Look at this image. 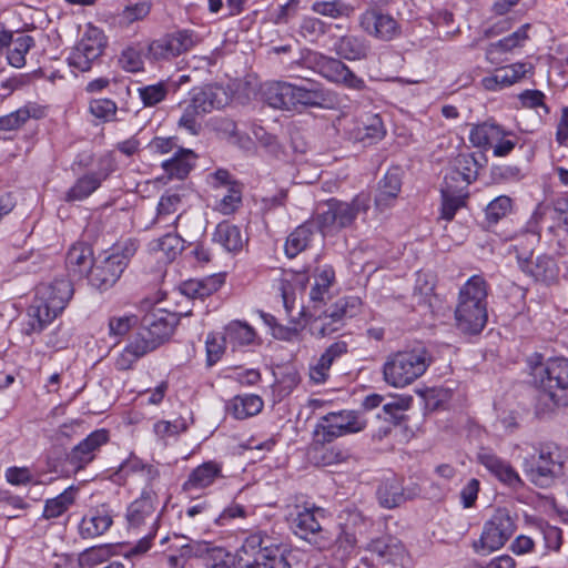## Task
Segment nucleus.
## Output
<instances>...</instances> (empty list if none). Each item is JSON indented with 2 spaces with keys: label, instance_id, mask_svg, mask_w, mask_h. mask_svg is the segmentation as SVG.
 Instances as JSON below:
<instances>
[{
  "label": "nucleus",
  "instance_id": "obj_21",
  "mask_svg": "<svg viewBox=\"0 0 568 568\" xmlns=\"http://www.w3.org/2000/svg\"><path fill=\"white\" fill-rule=\"evenodd\" d=\"M477 459L494 477L510 488L517 489L524 486L518 471L507 460L498 457L487 448H481L477 454Z\"/></svg>",
  "mask_w": 568,
  "mask_h": 568
},
{
  "label": "nucleus",
  "instance_id": "obj_16",
  "mask_svg": "<svg viewBox=\"0 0 568 568\" xmlns=\"http://www.w3.org/2000/svg\"><path fill=\"white\" fill-rule=\"evenodd\" d=\"M109 442L110 432L106 428H99L91 432L68 453V464L74 470L84 469L95 459L101 448Z\"/></svg>",
  "mask_w": 568,
  "mask_h": 568
},
{
  "label": "nucleus",
  "instance_id": "obj_5",
  "mask_svg": "<svg viewBox=\"0 0 568 568\" xmlns=\"http://www.w3.org/2000/svg\"><path fill=\"white\" fill-rule=\"evenodd\" d=\"M530 375L537 388L555 407H568V358L551 357L542 363L535 353L528 359Z\"/></svg>",
  "mask_w": 568,
  "mask_h": 568
},
{
  "label": "nucleus",
  "instance_id": "obj_52",
  "mask_svg": "<svg viewBox=\"0 0 568 568\" xmlns=\"http://www.w3.org/2000/svg\"><path fill=\"white\" fill-rule=\"evenodd\" d=\"M89 111L95 119L106 123L116 119L118 105L108 98L93 99L89 103Z\"/></svg>",
  "mask_w": 568,
  "mask_h": 568
},
{
  "label": "nucleus",
  "instance_id": "obj_46",
  "mask_svg": "<svg viewBox=\"0 0 568 568\" xmlns=\"http://www.w3.org/2000/svg\"><path fill=\"white\" fill-rule=\"evenodd\" d=\"M12 48L8 50V63L17 69L26 65V55L34 47V39L29 34H21L16 39L12 38Z\"/></svg>",
  "mask_w": 568,
  "mask_h": 568
},
{
  "label": "nucleus",
  "instance_id": "obj_51",
  "mask_svg": "<svg viewBox=\"0 0 568 568\" xmlns=\"http://www.w3.org/2000/svg\"><path fill=\"white\" fill-rule=\"evenodd\" d=\"M455 170L467 184L476 181L480 165L474 153H460L455 159Z\"/></svg>",
  "mask_w": 568,
  "mask_h": 568
},
{
  "label": "nucleus",
  "instance_id": "obj_40",
  "mask_svg": "<svg viewBox=\"0 0 568 568\" xmlns=\"http://www.w3.org/2000/svg\"><path fill=\"white\" fill-rule=\"evenodd\" d=\"M335 53L345 60H362L367 54V47L363 40L355 36H343L334 43Z\"/></svg>",
  "mask_w": 568,
  "mask_h": 568
},
{
  "label": "nucleus",
  "instance_id": "obj_13",
  "mask_svg": "<svg viewBox=\"0 0 568 568\" xmlns=\"http://www.w3.org/2000/svg\"><path fill=\"white\" fill-rule=\"evenodd\" d=\"M201 42L200 34L192 29H178L151 41L148 54L155 61H169L192 50Z\"/></svg>",
  "mask_w": 568,
  "mask_h": 568
},
{
  "label": "nucleus",
  "instance_id": "obj_47",
  "mask_svg": "<svg viewBox=\"0 0 568 568\" xmlns=\"http://www.w3.org/2000/svg\"><path fill=\"white\" fill-rule=\"evenodd\" d=\"M341 427L342 425L337 424L331 413H328L317 422L314 429V438H316L317 444H329L334 439L345 436Z\"/></svg>",
  "mask_w": 568,
  "mask_h": 568
},
{
  "label": "nucleus",
  "instance_id": "obj_20",
  "mask_svg": "<svg viewBox=\"0 0 568 568\" xmlns=\"http://www.w3.org/2000/svg\"><path fill=\"white\" fill-rule=\"evenodd\" d=\"M324 516V510L320 507H305L298 511L293 520L294 532L313 542L318 549H325L329 545V540L324 538L318 518Z\"/></svg>",
  "mask_w": 568,
  "mask_h": 568
},
{
  "label": "nucleus",
  "instance_id": "obj_15",
  "mask_svg": "<svg viewBox=\"0 0 568 568\" xmlns=\"http://www.w3.org/2000/svg\"><path fill=\"white\" fill-rule=\"evenodd\" d=\"M359 209L357 197L349 203L337 199L327 200L316 216L320 231L323 235H328L349 226L355 221Z\"/></svg>",
  "mask_w": 568,
  "mask_h": 568
},
{
  "label": "nucleus",
  "instance_id": "obj_30",
  "mask_svg": "<svg viewBox=\"0 0 568 568\" xmlns=\"http://www.w3.org/2000/svg\"><path fill=\"white\" fill-rule=\"evenodd\" d=\"M402 190V179L398 170H388L379 181L378 190L375 196V206L384 212L395 205V202Z\"/></svg>",
  "mask_w": 568,
  "mask_h": 568
},
{
  "label": "nucleus",
  "instance_id": "obj_57",
  "mask_svg": "<svg viewBox=\"0 0 568 568\" xmlns=\"http://www.w3.org/2000/svg\"><path fill=\"white\" fill-rule=\"evenodd\" d=\"M6 480L12 486L38 484V476L28 467L11 466L6 469Z\"/></svg>",
  "mask_w": 568,
  "mask_h": 568
},
{
  "label": "nucleus",
  "instance_id": "obj_12",
  "mask_svg": "<svg viewBox=\"0 0 568 568\" xmlns=\"http://www.w3.org/2000/svg\"><path fill=\"white\" fill-rule=\"evenodd\" d=\"M516 530L515 518L507 509H497L486 521L480 538L474 542V550L479 555H488L499 550Z\"/></svg>",
  "mask_w": 568,
  "mask_h": 568
},
{
  "label": "nucleus",
  "instance_id": "obj_33",
  "mask_svg": "<svg viewBox=\"0 0 568 568\" xmlns=\"http://www.w3.org/2000/svg\"><path fill=\"white\" fill-rule=\"evenodd\" d=\"M182 207L183 194L178 190H166L158 202L155 222L162 223L172 219L171 224L176 229V224L182 215L180 213Z\"/></svg>",
  "mask_w": 568,
  "mask_h": 568
},
{
  "label": "nucleus",
  "instance_id": "obj_14",
  "mask_svg": "<svg viewBox=\"0 0 568 568\" xmlns=\"http://www.w3.org/2000/svg\"><path fill=\"white\" fill-rule=\"evenodd\" d=\"M116 170V163L111 154L97 159L95 169L79 176L65 192L67 202H81L92 195L102 183Z\"/></svg>",
  "mask_w": 568,
  "mask_h": 568
},
{
  "label": "nucleus",
  "instance_id": "obj_38",
  "mask_svg": "<svg viewBox=\"0 0 568 568\" xmlns=\"http://www.w3.org/2000/svg\"><path fill=\"white\" fill-rule=\"evenodd\" d=\"M212 239L225 251L234 254L242 251L244 244L240 227L225 221L216 225Z\"/></svg>",
  "mask_w": 568,
  "mask_h": 568
},
{
  "label": "nucleus",
  "instance_id": "obj_45",
  "mask_svg": "<svg viewBox=\"0 0 568 568\" xmlns=\"http://www.w3.org/2000/svg\"><path fill=\"white\" fill-rule=\"evenodd\" d=\"M149 247L152 252H161L168 261H173L183 250V240L179 234L169 232L152 241Z\"/></svg>",
  "mask_w": 568,
  "mask_h": 568
},
{
  "label": "nucleus",
  "instance_id": "obj_23",
  "mask_svg": "<svg viewBox=\"0 0 568 568\" xmlns=\"http://www.w3.org/2000/svg\"><path fill=\"white\" fill-rule=\"evenodd\" d=\"M94 265L93 248L83 241L73 243L65 256V267L69 275L73 278H84L91 275Z\"/></svg>",
  "mask_w": 568,
  "mask_h": 568
},
{
  "label": "nucleus",
  "instance_id": "obj_62",
  "mask_svg": "<svg viewBox=\"0 0 568 568\" xmlns=\"http://www.w3.org/2000/svg\"><path fill=\"white\" fill-rule=\"evenodd\" d=\"M325 31V23L315 17H305L300 24V34L311 42L316 41Z\"/></svg>",
  "mask_w": 568,
  "mask_h": 568
},
{
  "label": "nucleus",
  "instance_id": "obj_32",
  "mask_svg": "<svg viewBox=\"0 0 568 568\" xmlns=\"http://www.w3.org/2000/svg\"><path fill=\"white\" fill-rule=\"evenodd\" d=\"M113 524L110 510L102 505L91 509L80 523V535L83 538H95L103 535Z\"/></svg>",
  "mask_w": 568,
  "mask_h": 568
},
{
  "label": "nucleus",
  "instance_id": "obj_2",
  "mask_svg": "<svg viewBox=\"0 0 568 568\" xmlns=\"http://www.w3.org/2000/svg\"><path fill=\"white\" fill-rule=\"evenodd\" d=\"M489 285L479 274L470 276L459 288L455 308L456 326L468 335L479 334L488 321Z\"/></svg>",
  "mask_w": 568,
  "mask_h": 568
},
{
  "label": "nucleus",
  "instance_id": "obj_22",
  "mask_svg": "<svg viewBox=\"0 0 568 568\" xmlns=\"http://www.w3.org/2000/svg\"><path fill=\"white\" fill-rule=\"evenodd\" d=\"M335 282V271L331 265H324L314 276V284L310 292V304L303 310L302 315L305 320L310 318V313L320 312L331 300V286Z\"/></svg>",
  "mask_w": 568,
  "mask_h": 568
},
{
  "label": "nucleus",
  "instance_id": "obj_55",
  "mask_svg": "<svg viewBox=\"0 0 568 568\" xmlns=\"http://www.w3.org/2000/svg\"><path fill=\"white\" fill-rule=\"evenodd\" d=\"M136 316L133 314H124L121 316H112L109 318V335L114 338L118 344L123 336L135 325Z\"/></svg>",
  "mask_w": 568,
  "mask_h": 568
},
{
  "label": "nucleus",
  "instance_id": "obj_34",
  "mask_svg": "<svg viewBox=\"0 0 568 568\" xmlns=\"http://www.w3.org/2000/svg\"><path fill=\"white\" fill-rule=\"evenodd\" d=\"M159 513L153 499H134L126 509V520L130 528H139L142 525L151 524L152 530L159 519Z\"/></svg>",
  "mask_w": 568,
  "mask_h": 568
},
{
  "label": "nucleus",
  "instance_id": "obj_11",
  "mask_svg": "<svg viewBox=\"0 0 568 568\" xmlns=\"http://www.w3.org/2000/svg\"><path fill=\"white\" fill-rule=\"evenodd\" d=\"M304 59L306 63L312 64L318 74L332 83L358 92L367 89L365 80L355 74L349 67L338 59L326 57L314 51H307Z\"/></svg>",
  "mask_w": 568,
  "mask_h": 568
},
{
  "label": "nucleus",
  "instance_id": "obj_44",
  "mask_svg": "<svg viewBox=\"0 0 568 568\" xmlns=\"http://www.w3.org/2000/svg\"><path fill=\"white\" fill-rule=\"evenodd\" d=\"M190 427L186 418L179 416L172 420L160 419L153 424L152 430L158 440L166 443L168 439L178 437Z\"/></svg>",
  "mask_w": 568,
  "mask_h": 568
},
{
  "label": "nucleus",
  "instance_id": "obj_60",
  "mask_svg": "<svg viewBox=\"0 0 568 568\" xmlns=\"http://www.w3.org/2000/svg\"><path fill=\"white\" fill-rule=\"evenodd\" d=\"M205 568H231L230 554L222 547L210 544L209 551L202 557Z\"/></svg>",
  "mask_w": 568,
  "mask_h": 568
},
{
  "label": "nucleus",
  "instance_id": "obj_29",
  "mask_svg": "<svg viewBox=\"0 0 568 568\" xmlns=\"http://www.w3.org/2000/svg\"><path fill=\"white\" fill-rule=\"evenodd\" d=\"M264 402L256 394L235 395L225 403V412L234 419L244 420L262 412Z\"/></svg>",
  "mask_w": 568,
  "mask_h": 568
},
{
  "label": "nucleus",
  "instance_id": "obj_48",
  "mask_svg": "<svg viewBox=\"0 0 568 568\" xmlns=\"http://www.w3.org/2000/svg\"><path fill=\"white\" fill-rule=\"evenodd\" d=\"M511 211L513 200L508 195L496 196L485 209V221L489 226L496 225Z\"/></svg>",
  "mask_w": 568,
  "mask_h": 568
},
{
  "label": "nucleus",
  "instance_id": "obj_54",
  "mask_svg": "<svg viewBox=\"0 0 568 568\" xmlns=\"http://www.w3.org/2000/svg\"><path fill=\"white\" fill-rule=\"evenodd\" d=\"M242 202V190L240 184H231L225 194L215 204V210L224 215L234 213Z\"/></svg>",
  "mask_w": 568,
  "mask_h": 568
},
{
  "label": "nucleus",
  "instance_id": "obj_59",
  "mask_svg": "<svg viewBox=\"0 0 568 568\" xmlns=\"http://www.w3.org/2000/svg\"><path fill=\"white\" fill-rule=\"evenodd\" d=\"M227 342L225 336H219L217 334L210 333L206 336L205 349H206V362L209 366L216 364L223 356Z\"/></svg>",
  "mask_w": 568,
  "mask_h": 568
},
{
  "label": "nucleus",
  "instance_id": "obj_4",
  "mask_svg": "<svg viewBox=\"0 0 568 568\" xmlns=\"http://www.w3.org/2000/svg\"><path fill=\"white\" fill-rule=\"evenodd\" d=\"M534 454L525 459L528 479L538 487H549L556 480L568 483V448L554 442L534 446Z\"/></svg>",
  "mask_w": 568,
  "mask_h": 568
},
{
  "label": "nucleus",
  "instance_id": "obj_31",
  "mask_svg": "<svg viewBox=\"0 0 568 568\" xmlns=\"http://www.w3.org/2000/svg\"><path fill=\"white\" fill-rule=\"evenodd\" d=\"M145 323L151 339L158 345L172 335L178 317L175 313L156 310L145 318Z\"/></svg>",
  "mask_w": 568,
  "mask_h": 568
},
{
  "label": "nucleus",
  "instance_id": "obj_1",
  "mask_svg": "<svg viewBox=\"0 0 568 568\" xmlns=\"http://www.w3.org/2000/svg\"><path fill=\"white\" fill-rule=\"evenodd\" d=\"M73 295L69 280L59 278L36 287L32 303L27 311L26 334L41 332L65 308Z\"/></svg>",
  "mask_w": 568,
  "mask_h": 568
},
{
  "label": "nucleus",
  "instance_id": "obj_43",
  "mask_svg": "<svg viewBox=\"0 0 568 568\" xmlns=\"http://www.w3.org/2000/svg\"><path fill=\"white\" fill-rule=\"evenodd\" d=\"M310 455L312 462L317 466L336 465L346 459V454L341 448L317 444L316 438H314Z\"/></svg>",
  "mask_w": 568,
  "mask_h": 568
},
{
  "label": "nucleus",
  "instance_id": "obj_53",
  "mask_svg": "<svg viewBox=\"0 0 568 568\" xmlns=\"http://www.w3.org/2000/svg\"><path fill=\"white\" fill-rule=\"evenodd\" d=\"M135 481L143 484L140 497L156 496L160 490V469L156 466L150 464V466L145 468L144 473L135 479Z\"/></svg>",
  "mask_w": 568,
  "mask_h": 568
},
{
  "label": "nucleus",
  "instance_id": "obj_64",
  "mask_svg": "<svg viewBox=\"0 0 568 568\" xmlns=\"http://www.w3.org/2000/svg\"><path fill=\"white\" fill-rule=\"evenodd\" d=\"M545 99L546 95L540 90L526 89L518 94V100L523 108H542L545 113H549V108L546 105Z\"/></svg>",
  "mask_w": 568,
  "mask_h": 568
},
{
  "label": "nucleus",
  "instance_id": "obj_9",
  "mask_svg": "<svg viewBox=\"0 0 568 568\" xmlns=\"http://www.w3.org/2000/svg\"><path fill=\"white\" fill-rule=\"evenodd\" d=\"M265 102L273 109L300 111L318 104L316 91L285 81H272L262 91Z\"/></svg>",
  "mask_w": 568,
  "mask_h": 568
},
{
  "label": "nucleus",
  "instance_id": "obj_63",
  "mask_svg": "<svg viewBox=\"0 0 568 568\" xmlns=\"http://www.w3.org/2000/svg\"><path fill=\"white\" fill-rule=\"evenodd\" d=\"M465 197L460 195H449L447 192L442 193L440 219L452 221L457 211L465 206Z\"/></svg>",
  "mask_w": 568,
  "mask_h": 568
},
{
  "label": "nucleus",
  "instance_id": "obj_42",
  "mask_svg": "<svg viewBox=\"0 0 568 568\" xmlns=\"http://www.w3.org/2000/svg\"><path fill=\"white\" fill-rule=\"evenodd\" d=\"M313 230L310 224L297 226L286 239L284 251L287 257L294 258L303 252L311 243Z\"/></svg>",
  "mask_w": 568,
  "mask_h": 568
},
{
  "label": "nucleus",
  "instance_id": "obj_25",
  "mask_svg": "<svg viewBox=\"0 0 568 568\" xmlns=\"http://www.w3.org/2000/svg\"><path fill=\"white\" fill-rule=\"evenodd\" d=\"M521 270L541 285L550 286L559 283L560 267L551 255H538L535 261L524 263Z\"/></svg>",
  "mask_w": 568,
  "mask_h": 568
},
{
  "label": "nucleus",
  "instance_id": "obj_41",
  "mask_svg": "<svg viewBox=\"0 0 568 568\" xmlns=\"http://www.w3.org/2000/svg\"><path fill=\"white\" fill-rule=\"evenodd\" d=\"M114 556L113 546L103 544L84 549L79 554L78 564L80 568H101L103 564L111 562Z\"/></svg>",
  "mask_w": 568,
  "mask_h": 568
},
{
  "label": "nucleus",
  "instance_id": "obj_26",
  "mask_svg": "<svg viewBox=\"0 0 568 568\" xmlns=\"http://www.w3.org/2000/svg\"><path fill=\"white\" fill-rule=\"evenodd\" d=\"M223 463L216 459L203 462L193 468L183 484L184 490H201L222 479Z\"/></svg>",
  "mask_w": 568,
  "mask_h": 568
},
{
  "label": "nucleus",
  "instance_id": "obj_8",
  "mask_svg": "<svg viewBox=\"0 0 568 568\" xmlns=\"http://www.w3.org/2000/svg\"><path fill=\"white\" fill-rule=\"evenodd\" d=\"M362 305L357 296H345L337 300L327 310L322 308L318 313H310V318L305 320L308 326V333L322 338L339 331L346 317H353Z\"/></svg>",
  "mask_w": 568,
  "mask_h": 568
},
{
  "label": "nucleus",
  "instance_id": "obj_58",
  "mask_svg": "<svg viewBox=\"0 0 568 568\" xmlns=\"http://www.w3.org/2000/svg\"><path fill=\"white\" fill-rule=\"evenodd\" d=\"M119 63L124 71L131 73H136L144 69L142 52L134 47H128L121 52Z\"/></svg>",
  "mask_w": 568,
  "mask_h": 568
},
{
  "label": "nucleus",
  "instance_id": "obj_50",
  "mask_svg": "<svg viewBox=\"0 0 568 568\" xmlns=\"http://www.w3.org/2000/svg\"><path fill=\"white\" fill-rule=\"evenodd\" d=\"M139 99L144 108H152L165 100L169 89L165 81L139 87L136 89Z\"/></svg>",
  "mask_w": 568,
  "mask_h": 568
},
{
  "label": "nucleus",
  "instance_id": "obj_3",
  "mask_svg": "<svg viewBox=\"0 0 568 568\" xmlns=\"http://www.w3.org/2000/svg\"><path fill=\"white\" fill-rule=\"evenodd\" d=\"M433 362L428 348L417 343L387 355L382 366L384 382L394 388H405L422 377Z\"/></svg>",
  "mask_w": 568,
  "mask_h": 568
},
{
  "label": "nucleus",
  "instance_id": "obj_17",
  "mask_svg": "<svg viewBox=\"0 0 568 568\" xmlns=\"http://www.w3.org/2000/svg\"><path fill=\"white\" fill-rule=\"evenodd\" d=\"M371 525V520L365 519L359 513H351L347 523L333 545L334 556L343 561L355 555L358 542L357 534L364 535Z\"/></svg>",
  "mask_w": 568,
  "mask_h": 568
},
{
  "label": "nucleus",
  "instance_id": "obj_18",
  "mask_svg": "<svg viewBox=\"0 0 568 568\" xmlns=\"http://www.w3.org/2000/svg\"><path fill=\"white\" fill-rule=\"evenodd\" d=\"M530 23H524L510 34L489 43L485 49V60L493 67L504 64L507 61L504 54L514 53L526 45L530 39Z\"/></svg>",
  "mask_w": 568,
  "mask_h": 568
},
{
  "label": "nucleus",
  "instance_id": "obj_49",
  "mask_svg": "<svg viewBox=\"0 0 568 568\" xmlns=\"http://www.w3.org/2000/svg\"><path fill=\"white\" fill-rule=\"evenodd\" d=\"M331 415L337 424L342 425L341 428L345 435L359 433L367 425L363 416L356 410L331 412Z\"/></svg>",
  "mask_w": 568,
  "mask_h": 568
},
{
  "label": "nucleus",
  "instance_id": "obj_56",
  "mask_svg": "<svg viewBox=\"0 0 568 568\" xmlns=\"http://www.w3.org/2000/svg\"><path fill=\"white\" fill-rule=\"evenodd\" d=\"M271 541H272L271 538L263 531L252 532L251 535H248L245 538V540L241 547L239 557L240 556H244V557L253 556L256 552H258V550H263L264 548H268V547H274L275 545L272 544Z\"/></svg>",
  "mask_w": 568,
  "mask_h": 568
},
{
  "label": "nucleus",
  "instance_id": "obj_36",
  "mask_svg": "<svg viewBox=\"0 0 568 568\" xmlns=\"http://www.w3.org/2000/svg\"><path fill=\"white\" fill-rule=\"evenodd\" d=\"M367 549L376 556L378 564H397L405 554L404 546L390 538H378L372 540Z\"/></svg>",
  "mask_w": 568,
  "mask_h": 568
},
{
  "label": "nucleus",
  "instance_id": "obj_10",
  "mask_svg": "<svg viewBox=\"0 0 568 568\" xmlns=\"http://www.w3.org/2000/svg\"><path fill=\"white\" fill-rule=\"evenodd\" d=\"M106 37L102 29L87 23L84 31L68 57L69 67L73 72H87L102 55L106 47Z\"/></svg>",
  "mask_w": 568,
  "mask_h": 568
},
{
  "label": "nucleus",
  "instance_id": "obj_35",
  "mask_svg": "<svg viewBox=\"0 0 568 568\" xmlns=\"http://www.w3.org/2000/svg\"><path fill=\"white\" fill-rule=\"evenodd\" d=\"M503 133L501 125L493 121H484L471 125L468 139L474 148L487 151L493 148Z\"/></svg>",
  "mask_w": 568,
  "mask_h": 568
},
{
  "label": "nucleus",
  "instance_id": "obj_39",
  "mask_svg": "<svg viewBox=\"0 0 568 568\" xmlns=\"http://www.w3.org/2000/svg\"><path fill=\"white\" fill-rule=\"evenodd\" d=\"M195 165V155L190 150H180L162 162V169L172 179H185Z\"/></svg>",
  "mask_w": 568,
  "mask_h": 568
},
{
  "label": "nucleus",
  "instance_id": "obj_61",
  "mask_svg": "<svg viewBox=\"0 0 568 568\" xmlns=\"http://www.w3.org/2000/svg\"><path fill=\"white\" fill-rule=\"evenodd\" d=\"M305 328L308 329L305 321L303 326H300L297 323H294L291 326L278 324V326L273 329V337L290 343H300L304 339L303 332Z\"/></svg>",
  "mask_w": 568,
  "mask_h": 568
},
{
  "label": "nucleus",
  "instance_id": "obj_28",
  "mask_svg": "<svg viewBox=\"0 0 568 568\" xmlns=\"http://www.w3.org/2000/svg\"><path fill=\"white\" fill-rule=\"evenodd\" d=\"M225 282L224 274H212L203 278H191L181 283L179 290L181 294L192 300H204L217 292Z\"/></svg>",
  "mask_w": 568,
  "mask_h": 568
},
{
  "label": "nucleus",
  "instance_id": "obj_7",
  "mask_svg": "<svg viewBox=\"0 0 568 568\" xmlns=\"http://www.w3.org/2000/svg\"><path fill=\"white\" fill-rule=\"evenodd\" d=\"M136 251V240L125 239L114 243L105 251L104 258L95 266L93 265L89 276L91 285L100 291L111 288L119 281Z\"/></svg>",
  "mask_w": 568,
  "mask_h": 568
},
{
  "label": "nucleus",
  "instance_id": "obj_19",
  "mask_svg": "<svg viewBox=\"0 0 568 568\" xmlns=\"http://www.w3.org/2000/svg\"><path fill=\"white\" fill-rule=\"evenodd\" d=\"M359 24L367 34L384 41L394 39L400 32L398 22L376 7L368 8L361 14Z\"/></svg>",
  "mask_w": 568,
  "mask_h": 568
},
{
  "label": "nucleus",
  "instance_id": "obj_24",
  "mask_svg": "<svg viewBox=\"0 0 568 568\" xmlns=\"http://www.w3.org/2000/svg\"><path fill=\"white\" fill-rule=\"evenodd\" d=\"M387 133L382 116L377 113H365L361 115L351 130V138L364 145H373L382 141Z\"/></svg>",
  "mask_w": 568,
  "mask_h": 568
},
{
  "label": "nucleus",
  "instance_id": "obj_27",
  "mask_svg": "<svg viewBox=\"0 0 568 568\" xmlns=\"http://www.w3.org/2000/svg\"><path fill=\"white\" fill-rule=\"evenodd\" d=\"M239 568H291V564L284 551L278 547H268L258 550L253 556H240Z\"/></svg>",
  "mask_w": 568,
  "mask_h": 568
},
{
  "label": "nucleus",
  "instance_id": "obj_6",
  "mask_svg": "<svg viewBox=\"0 0 568 568\" xmlns=\"http://www.w3.org/2000/svg\"><path fill=\"white\" fill-rule=\"evenodd\" d=\"M189 97L179 125L193 135L200 132L201 120L205 114L226 106L232 100L230 90L221 84L195 87L189 92Z\"/></svg>",
  "mask_w": 568,
  "mask_h": 568
},
{
  "label": "nucleus",
  "instance_id": "obj_37",
  "mask_svg": "<svg viewBox=\"0 0 568 568\" xmlns=\"http://www.w3.org/2000/svg\"><path fill=\"white\" fill-rule=\"evenodd\" d=\"M224 336L227 345L237 349L253 345L256 339V332L246 322L235 320L225 326Z\"/></svg>",
  "mask_w": 568,
  "mask_h": 568
}]
</instances>
